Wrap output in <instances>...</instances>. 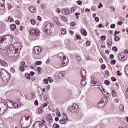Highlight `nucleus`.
<instances>
[{
  "label": "nucleus",
  "instance_id": "7ed1b4c3",
  "mask_svg": "<svg viewBox=\"0 0 128 128\" xmlns=\"http://www.w3.org/2000/svg\"><path fill=\"white\" fill-rule=\"evenodd\" d=\"M6 40V36L0 37V48L4 50L8 48V46L4 44V42Z\"/></svg>",
  "mask_w": 128,
  "mask_h": 128
},
{
  "label": "nucleus",
  "instance_id": "4be33fe9",
  "mask_svg": "<svg viewBox=\"0 0 128 128\" xmlns=\"http://www.w3.org/2000/svg\"><path fill=\"white\" fill-rule=\"evenodd\" d=\"M61 124H66V119H62L59 120Z\"/></svg>",
  "mask_w": 128,
  "mask_h": 128
},
{
  "label": "nucleus",
  "instance_id": "aec40b11",
  "mask_svg": "<svg viewBox=\"0 0 128 128\" xmlns=\"http://www.w3.org/2000/svg\"><path fill=\"white\" fill-rule=\"evenodd\" d=\"M80 84L82 86H84L86 84V80H84V78H82Z\"/></svg>",
  "mask_w": 128,
  "mask_h": 128
},
{
  "label": "nucleus",
  "instance_id": "8fccbe9b",
  "mask_svg": "<svg viewBox=\"0 0 128 128\" xmlns=\"http://www.w3.org/2000/svg\"><path fill=\"white\" fill-rule=\"evenodd\" d=\"M76 38H77V40H82V37H80V36L78 34H76Z\"/></svg>",
  "mask_w": 128,
  "mask_h": 128
},
{
  "label": "nucleus",
  "instance_id": "a878e982",
  "mask_svg": "<svg viewBox=\"0 0 128 128\" xmlns=\"http://www.w3.org/2000/svg\"><path fill=\"white\" fill-rule=\"evenodd\" d=\"M61 34H66V30L64 28H62L61 30Z\"/></svg>",
  "mask_w": 128,
  "mask_h": 128
},
{
  "label": "nucleus",
  "instance_id": "a211bd4d",
  "mask_svg": "<svg viewBox=\"0 0 128 128\" xmlns=\"http://www.w3.org/2000/svg\"><path fill=\"white\" fill-rule=\"evenodd\" d=\"M10 28L12 32H14L16 28V24H12L10 26Z\"/></svg>",
  "mask_w": 128,
  "mask_h": 128
},
{
  "label": "nucleus",
  "instance_id": "cd10ccee",
  "mask_svg": "<svg viewBox=\"0 0 128 128\" xmlns=\"http://www.w3.org/2000/svg\"><path fill=\"white\" fill-rule=\"evenodd\" d=\"M49 122H50V124H52V122H54V118H52V115L49 116Z\"/></svg>",
  "mask_w": 128,
  "mask_h": 128
},
{
  "label": "nucleus",
  "instance_id": "dca6fc26",
  "mask_svg": "<svg viewBox=\"0 0 128 128\" xmlns=\"http://www.w3.org/2000/svg\"><path fill=\"white\" fill-rule=\"evenodd\" d=\"M81 34L84 36H86V34H88V32H86V30L84 28H82L81 30Z\"/></svg>",
  "mask_w": 128,
  "mask_h": 128
},
{
  "label": "nucleus",
  "instance_id": "20e7f679",
  "mask_svg": "<svg viewBox=\"0 0 128 128\" xmlns=\"http://www.w3.org/2000/svg\"><path fill=\"white\" fill-rule=\"evenodd\" d=\"M33 128H48V126L46 124H42V122L40 121H36L33 124Z\"/></svg>",
  "mask_w": 128,
  "mask_h": 128
},
{
  "label": "nucleus",
  "instance_id": "3c124183",
  "mask_svg": "<svg viewBox=\"0 0 128 128\" xmlns=\"http://www.w3.org/2000/svg\"><path fill=\"white\" fill-rule=\"evenodd\" d=\"M75 10H76V9H74V7L70 9V12H72V14H74Z\"/></svg>",
  "mask_w": 128,
  "mask_h": 128
},
{
  "label": "nucleus",
  "instance_id": "79ce46f5",
  "mask_svg": "<svg viewBox=\"0 0 128 128\" xmlns=\"http://www.w3.org/2000/svg\"><path fill=\"white\" fill-rule=\"evenodd\" d=\"M58 56H60V58H62V56H64V53H62V52L58 53Z\"/></svg>",
  "mask_w": 128,
  "mask_h": 128
},
{
  "label": "nucleus",
  "instance_id": "e2e57ef3",
  "mask_svg": "<svg viewBox=\"0 0 128 128\" xmlns=\"http://www.w3.org/2000/svg\"><path fill=\"white\" fill-rule=\"evenodd\" d=\"M111 80L112 82H116V78L113 76L111 78Z\"/></svg>",
  "mask_w": 128,
  "mask_h": 128
},
{
  "label": "nucleus",
  "instance_id": "de8ad7c7",
  "mask_svg": "<svg viewBox=\"0 0 128 128\" xmlns=\"http://www.w3.org/2000/svg\"><path fill=\"white\" fill-rule=\"evenodd\" d=\"M86 46H90V42L88 40L86 42Z\"/></svg>",
  "mask_w": 128,
  "mask_h": 128
},
{
  "label": "nucleus",
  "instance_id": "58836bf2",
  "mask_svg": "<svg viewBox=\"0 0 128 128\" xmlns=\"http://www.w3.org/2000/svg\"><path fill=\"white\" fill-rule=\"evenodd\" d=\"M32 24V26H34V24H36V20L32 19H31L30 20Z\"/></svg>",
  "mask_w": 128,
  "mask_h": 128
},
{
  "label": "nucleus",
  "instance_id": "680f3d73",
  "mask_svg": "<svg viewBox=\"0 0 128 128\" xmlns=\"http://www.w3.org/2000/svg\"><path fill=\"white\" fill-rule=\"evenodd\" d=\"M114 58V54H111L110 56V60H112V58Z\"/></svg>",
  "mask_w": 128,
  "mask_h": 128
},
{
  "label": "nucleus",
  "instance_id": "72a5a7b5",
  "mask_svg": "<svg viewBox=\"0 0 128 128\" xmlns=\"http://www.w3.org/2000/svg\"><path fill=\"white\" fill-rule=\"evenodd\" d=\"M53 128H60V125H58V124H53Z\"/></svg>",
  "mask_w": 128,
  "mask_h": 128
},
{
  "label": "nucleus",
  "instance_id": "f257e3e1",
  "mask_svg": "<svg viewBox=\"0 0 128 128\" xmlns=\"http://www.w3.org/2000/svg\"><path fill=\"white\" fill-rule=\"evenodd\" d=\"M52 25L50 23L45 22L43 26V28L46 34L48 36H50L52 34Z\"/></svg>",
  "mask_w": 128,
  "mask_h": 128
},
{
  "label": "nucleus",
  "instance_id": "ddd939ff",
  "mask_svg": "<svg viewBox=\"0 0 128 128\" xmlns=\"http://www.w3.org/2000/svg\"><path fill=\"white\" fill-rule=\"evenodd\" d=\"M0 74L2 78H4V76H6V70L3 69L1 70Z\"/></svg>",
  "mask_w": 128,
  "mask_h": 128
},
{
  "label": "nucleus",
  "instance_id": "4468645a",
  "mask_svg": "<svg viewBox=\"0 0 128 128\" xmlns=\"http://www.w3.org/2000/svg\"><path fill=\"white\" fill-rule=\"evenodd\" d=\"M80 74L82 76V78H84V76H86V71L84 70H82Z\"/></svg>",
  "mask_w": 128,
  "mask_h": 128
},
{
  "label": "nucleus",
  "instance_id": "6e6552de",
  "mask_svg": "<svg viewBox=\"0 0 128 128\" xmlns=\"http://www.w3.org/2000/svg\"><path fill=\"white\" fill-rule=\"evenodd\" d=\"M0 10H4V0H0Z\"/></svg>",
  "mask_w": 128,
  "mask_h": 128
},
{
  "label": "nucleus",
  "instance_id": "c756f323",
  "mask_svg": "<svg viewBox=\"0 0 128 128\" xmlns=\"http://www.w3.org/2000/svg\"><path fill=\"white\" fill-rule=\"evenodd\" d=\"M38 112L39 114H42V112H44V110L42 109V107H40L38 108Z\"/></svg>",
  "mask_w": 128,
  "mask_h": 128
},
{
  "label": "nucleus",
  "instance_id": "a19ab883",
  "mask_svg": "<svg viewBox=\"0 0 128 128\" xmlns=\"http://www.w3.org/2000/svg\"><path fill=\"white\" fill-rule=\"evenodd\" d=\"M105 74H106L107 76H110V72H108V70H105Z\"/></svg>",
  "mask_w": 128,
  "mask_h": 128
},
{
  "label": "nucleus",
  "instance_id": "4d7b16f0",
  "mask_svg": "<svg viewBox=\"0 0 128 128\" xmlns=\"http://www.w3.org/2000/svg\"><path fill=\"white\" fill-rule=\"evenodd\" d=\"M110 28H116V24H112Z\"/></svg>",
  "mask_w": 128,
  "mask_h": 128
},
{
  "label": "nucleus",
  "instance_id": "09e8293b",
  "mask_svg": "<svg viewBox=\"0 0 128 128\" xmlns=\"http://www.w3.org/2000/svg\"><path fill=\"white\" fill-rule=\"evenodd\" d=\"M76 22H71L70 23V26H76Z\"/></svg>",
  "mask_w": 128,
  "mask_h": 128
},
{
  "label": "nucleus",
  "instance_id": "1a4fd4ad",
  "mask_svg": "<svg viewBox=\"0 0 128 128\" xmlns=\"http://www.w3.org/2000/svg\"><path fill=\"white\" fill-rule=\"evenodd\" d=\"M11 104H12V108H10H10H18V104H16V102H14L11 101L10 102Z\"/></svg>",
  "mask_w": 128,
  "mask_h": 128
},
{
  "label": "nucleus",
  "instance_id": "b1692460",
  "mask_svg": "<svg viewBox=\"0 0 128 128\" xmlns=\"http://www.w3.org/2000/svg\"><path fill=\"white\" fill-rule=\"evenodd\" d=\"M112 96L114 97V98H116V90H113L112 92Z\"/></svg>",
  "mask_w": 128,
  "mask_h": 128
},
{
  "label": "nucleus",
  "instance_id": "ea45409f",
  "mask_svg": "<svg viewBox=\"0 0 128 128\" xmlns=\"http://www.w3.org/2000/svg\"><path fill=\"white\" fill-rule=\"evenodd\" d=\"M116 60H112L110 62L111 64H116Z\"/></svg>",
  "mask_w": 128,
  "mask_h": 128
},
{
  "label": "nucleus",
  "instance_id": "0e129e2a",
  "mask_svg": "<svg viewBox=\"0 0 128 128\" xmlns=\"http://www.w3.org/2000/svg\"><path fill=\"white\" fill-rule=\"evenodd\" d=\"M106 64H102L101 67V68H102V70H106Z\"/></svg>",
  "mask_w": 128,
  "mask_h": 128
},
{
  "label": "nucleus",
  "instance_id": "7c9ffc66",
  "mask_svg": "<svg viewBox=\"0 0 128 128\" xmlns=\"http://www.w3.org/2000/svg\"><path fill=\"white\" fill-rule=\"evenodd\" d=\"M120 110H121V112H124V105L121 104L120 106Z\"/></svg>",
  "mask_w": 128,
  "mask_h": 128
},
{
  "label": "nucleus",
  "instance_id": "6ab92c4d",
  "mask_svg": "<svg viewBox=\"0 0 128 128\" xmlns=\"http://www.w3.org/2000/svg\"><path fill=\"white\" fill-rule=\"evenodd\" d=\"M0 64H2L3 66L6 67L8 66V64L4 60H0Z\"/></svg>",
  "mask_w": 128,
  "mask_h": 128
},
{
  "label": "nucleus",
  "instance_id": "e433bc0d",
  "mask_svg": "<svg viewBox=\"0 0 128 128\" xmlns=\"http://www.w3.org/2000/svg\"><path fill=\"white\" fill-rule=\"evenodd\" d=\"M120 40V36H116L114 38L115 42H118V40Z\"/></svg>",
  "mask_w": 128,
  "mask_h": 128
},
{
  "label": "nucleus",
  "instance_id": "a18cd8bd",
  "mask_svg": "<svg viewBox=\"0 0 128 128\" xmlns=\"http://www.w3.org/2000/svg\"><path fill=\"white\" fill-rule=\"evenodd\" d=\"M62 18L64 22H66V20H68V18H66V16H62Z\"/></svg>",
  "mask_w": 128,
  "mask_h": 128
},
{
  "label": "nucleus",
  "instance_id": "473e14b6",
  "mask_svg": "<svg viewBox=\"0 0 128 128\" xmlns=\"http://www.w3.org/2000/svg\"><path fill=\"white\" fill-rule=\"evenodd\" d=\"M20 72H24V66H20Z\"/></svg>",
  "mask_w": 128,
  "mask_h": 128
},
{
  "label": "nucleus",
  "instance_id": "5701e85b",
  "mask_svg": "<svg viewBox=\"0 0 128 128\" xmlns=\"http://www.w3.org/2000/svg\"><path fill=\"white\" fill-rule=\"evenodd\" d=\"M37 70L39 74H42V68L40 67H38Z\"/></svg>",
  "mask_w": 128,
  "mask_h": 128
},
{
  "label": "nucleus",
  "instance_id": "9b49d317",
  "mask_svg": "<svg viewBox=\"0 0 128 128\" xmlns=\"http://www.w3.org/2000/svg\"><path fill=\"white\" fill-rule=\"evenodd\" d=\"M6 108H4L3 106H1L0 108V116L4 114V112H6Z\"/></svg>",
  "mask_w": 128,
  "mask_h": 128
},
{
  "label": "nucleus",
  "instance_id": "c03bdc74",
  "mask_svg": "<svg viewBox=\"0 0 128 128\" xmlns=\"http://www.w3.org/2000/svg\"><path fill=\"white\" fill-rule=\"evenodd\" d=\"M47 80L50 82H54V80L52 79V78L50 77H48Z\"/></svg>",
  "mask_w": 128,
  "mask_h": 128
},
{
  "label": "nucleus",
  "instance_id": "9d476101",
  "mask_svg": "<svg viewBox=\"0 0 128 128\" xmlns=\"http://www.w3.org/2000/svg\"><path fill=\"white\" fill-rule=\"evenodd\" d=\"M62 12L63 14H65V16H68V14H70V10L66 8L62 9Z\"/></svg>",
  "mask_w": 128,
  "mask_h": 128
},
{
  "label": "nucleus",
  "instance_id": "774afa93",
  "mask_svg": "<svg viewBox=\"0 0 128 128\" xmlns=\"http://www.w3.org/2000/svg\"><path fill=\"white\" fill-rule=\"evenodd\" d=\"M114 102H116L117 104L120 102V100L118 98H116L114 100Z\"/></svg>",
  "mask_w": 128,
  "mask_h": 128
},
{
  "label": "nucleus",
  "instance_id": "864d4df0",
  "mask_svg": "<svg viewBox=\"0 0 128 128\" xmlns=\"http://www.w3.org/2000/svg\"><path fill=\"white\" fill-rule=\"evenodd\" d=\"M92 10L94 11L96 10V6H92L91 8Z\"/></svg>",
  "mask_w": 128,
  "mask_h": 128
},
{
  "label": "nucleus",
  "instance_id": "37998d69",
  "mask_svg": "<svg viewBox=\"0 0 128 128\" xmlns=\"http://www.w3.org/2000/svg\"><path fill=\"white\" fill-rule=\"evenodd\" d=\"M6 6L8 8V10H10L12 8V5H10V4H7Z\"/></svg>",
  "mask_w": 128,
  "mask_h": 128
},
{
  "label": "nucleus",
  "instance_id": "393cba45",
  "mask_svg": "<svg viewBox=\"0 0 128 128\" xmlns=\"http://www.w3.org/2000/svg\"><path fill=\"white\" fill-rule=\"evenodd\" d=\"M104 84H106V86H110V82L108 81V80H104Z\"/></svg>",
  "mask_w": 128,
  "mask_h": 128
},
{
  "label": "nucleus",
  "instance_id": "0eeeda50",
  "mask_svg": "<svg viewBox=\"0 0 128 128\" xmlns=\"http://www.w3.org/2000/svg\"><path fill=\"white\" fill-rule=\"evenodd\" d=\"M104 99H102L100 100L99 102L97 104V107H98L99 108H104Z\"/></svg>",
  "mask_w": 128,
  "mask_h": 128
},
{
  "label": "nucleus",
  "instance_id": "39448f33",
  "mask_svg": "<svg viewBox=\"0 0 128 128\" xmlns=\"http://www.w3.org/2000/svg\"><path fill=\"white\" fill-rule=\"evenodd\" d=\"M69 110L72 112H76L78 110V105L76 104H73V106L69 108Z\"/></svg>",
  "mask_w": 128,
  "mask_h": 128
},
{
  "label": "nucleus",
  "instance_id": "13d9d810",
  "mask_svg": "<svg viewBox=\"0 0 128 128\" xmlns=\"http://www.w3.org/2000/svg\"><path fill=\"white\" fill-rule=\"evenodd\" d=\"M40 7L42 8L43 10H44V8H46V5L44 4H42L40 5Z\"/></svg>",
  "mask_w": 128,
  "mask_h": 128
},
{
  "label": "nucleus",
  "instance_id": "338daca9",
  "mask_svg": "<svg viewBox=\"0 0 128 128\" xmlns=\"http://www.w3.org/2000/svg\"><path fill=\"white\" fill-rule=\"evenodd\" d=\"M103 6L102 3H100L99 5L98 6V8H102Z\"/></svg>",
  "mask_w": 128,
  "mask_h": 128
},
{
  "label": "nucleus",
  "instance_id": "603ef678",
  "mask_svg": "<svg viewBox=\"0 0 128 128\" xmlns=\"http://www.w3.org/2000/svg\"><path fill=\"white\" fill-rule=\"evenodd\" d=\"M44 84H48V79L46 80V79H44Z\"/></svg>",
  "mask_w": 128,
  "mask_h": 128
},
{
  "label": "nucleus",
  "instance_id": "f8f14e48",
  "mask_svg": "<svg viewBox=\"0 0 128 128\" xmlns=\"http://www.w3.org/2000/svg\"><path fill=\"white\" fill-rule=\"evenodd\" d=\"M118 59L121 62H124V60H126V58L125 56H122V54H120L118 55Z\"/></svg>",
  "mask_w": 128,
  "mask_h": 128
},
{
  "label": "nucleus",
  "instance_id": "f3484780",
  "mask_svg": "<svg viewBox=\"0 0 128 128\" xmlns=\"http://www.w3.org/2000/svg\"><path fill=\"white\" fill-rule=\"evenodd\" d=\"M91 78H92V80H91V82H90V84H91V86H94L95 85H92V82L94 83L93 84H96V81L94 80V76H92L91 77Z\"/></svg>",
  "mask_w": 128,
  "mask_h": 128
},
{
  "label": "nucleus",
  "instance_id": "412c9836",
  "mask_svg": "<svg viewBox=\"0 0 128 128\" xmlns=\"http://www.w3.org/2000/svg\"><path fill=\"white\" fill-rule=\"evenodd\" d=\"M7 120L10 122V124H12L14 122V118H12V116H10L7 118Z\"/></svg>",
  "mask_w": 128,
  "mask_h": 128
},
{
  "label": "nucleus",
  "instance_id": "4c0bfd02",
  "mask_svg": "<svg viewBox=\"0 0 128 128\" xmlns=\"http://www.w3.org/2000/svg\"><path fill=\"white\" fill-rule=\"evenodd\" d=\"M42 61H36V66H40V64H42Z\"/></svg>",
  "mask_w": 128,
  "mask_h": 128
},
{
  "label": "nucleus",
  "instance_id": "c9c22d12",
  "mask_svg": "<svg viewBox=\"0 0 128 128\" xmlns=\"http://www.w3.org/2000/svg\"><path fill=\"white\" fill-rule=\"evenodd\" d=\"M112 50H114V52H118V48H116V46H114L112 48Z\"/></svg>",
  "mask_w": 128,
  "mask_h": 128
},
{
  "label": "nucleus",
  "instance_id": "6e6d98bb",
  "mask_svg": "<svg viewBox=\"0 0 128 128\" xmlns=\"http://www.w3.org/2000/svg\"><path fill=\"white\" fill-rule=\"evenodd\" d=\"M30 76H34V72L31 71L30 72Z\"/></svg>",
  "mask_w": 128,
  "mask_h": 128
},
{
  "label": "nucleus",
  "instance_id": "f03ea898",
  "mask_svg": "<svg viewBox=\"0 0 128 128\" xmlns=\"http://www.w3.org/2000/svg\"><path fill=\"white\" fill-rule=\"evenodd\" d=\"M29 32L32 39L34 40H38V38H40V30L38 29L30 30Z\"/></svg>",
  "mask_w": 128,
  "mask_h": 128
},
{
  "label": "nucleus",
  "instance_id": "2f4dec72",
  "mask_svg": "<svg viewBox=\"0 0 128 128\" xmlns=\"http://www.w3.org/2000/svg\"><path fill=\"white\" fill-rule=\"evenodd\" d=\"M8 22H14V18H12V16H8Z\"/></svg>",
  "mask_w": 128,
  "mask_h": 128
},
{
  "label": "nucleus",
  "instance_id": "5fc2aeb1",
  "mask_svg": "<svg viewBox=\"0 0 128 128\" xmlns=\"http://www.w3.org/2000/svg\"><path fill=\"white\" fill-rule=\"evenodd\" d=\"M10 72H12L13 74L16 72V70H14V68H10Z\"/></svg>",
  "mask_w": 128,
  "mask_h": 128
},
{
  "label": "nucleus",
  "instance_id": "bb28decb",
  "mask_svg": "<svg viewBox=\"0 0 128 128\" xmlns=\"http://www.w3.org/2000/svg\"><path fill=\"white\" fill-rule=\"evenodd\" d=\"M106 44H108V48H111L112 44V41H109V42H107Z\"/></svg>",
  "mask_w": 128,
  "mask_h": 128
},
{
  "label": "nucleus",
  "instance_id": "f704fd0d",
  "mask_svg": "<svg viewBox=\"0 0 128 128\" xmlns=\"http://www.w3.org/2000/svg\"><path fill=\"white\" fill-rule=\"evenodd\" d=\"M106 37L105 36H102L100 38V40H106Z\"/></svg>",
  "mask_w": 128,
  "mask_h": 128
},
{
  "label": "nucleus",
  "instance_id": "49530a36",
  "mask_svg": "<svg viewBox=\"0 0 128 128\" xmlns=\"http://www.w3.org/2000/svg\"><path fill=\"white\" fill-rule=\"evenodd\" d=\"M68 64V62L66 63L64 62H63L62 64H61V66L64 68V66H66Z\"/></svg>",
  "mask_w": 128,
  "mask_h": 128
},
{
  "label": "nucleus",
  "instance_id": "c85d7f7f",
  "mask_svg": "<svg viewBox=\"0 0 128 128\" xmlns=\"http://www.w3.org/2000/svg\"><path fill=\"white\" fill-rule=\"evenodd\" d=\"M25 76L27 80H30V76L28 73H26Z\"/></svg>",
  "mask_w": 128,
  "mask_h": 128
},
{
  "label": "nucleus",
  "instance_id": "052dcab7",
  "mask_svg": "<svg viewBox=\"0 0 128 128\" xmlns=\"http://www.w3.org/2000/svg\"><path fill=\"white\" fill-rule=\"evenodd\" d=\"M122 74L120 70L117 71V76H122Z\"/></svg>",
  "mask_w": 128,
  "mask_h": 128
},
{
  "label": "nucleus",
  "instance_id": "bf43d9fd",
  "mask_svg": "<svg viewBox=\"0 0 128 128\" xmlns=\"http://www.w3.org/2000/svg\"><path fill=\"white\" fill-rule=\"evenodd\" d=\"M34 104L35 106H38V100H36L35 101H34Z\"/></svg>",
  "mask_w": 128,
  "mask_h": 128
},
{
  "label": "nucleus",
  "instance_id": "69168bd1",
  "mask_svg": "<svg viewBox=\"0 0 128 128\" xmlns=\"http://www.w3.org/2000/svg\"><path fill=\"white\" fill-rule=\"evenodd\" d=\"M95 20L96 22H100V18L98 17H95Z\"/></svg>",
  "mask_w": 128,
  "mask_h": 128
},
{
  "label": "nucleus",
  "instance_id": "423d86ee",
  "mask_svg": "<svg viewBox=\"0 0 128 128\" xmlns=\"http://www.w3.org/2000/svg\"><path fill=\"white\" fill-rule=\"evenodd\" d=\"M42 52V48L40 46H34V52L35 54H40V52Z\"/></svg>",
  "mask_w": 128,
  "mask_h": 128
},
{
  "label": "nucleus",
  "instance_id": "2eb2a0df",
  "mask_svg": "<svg viewBox=\"0 0 128 128\" xmlns=\"http://www.w3.org/2000/svg\"><path fill=\"white\" fill-rule=\"evenodd\" d=\"M28 10L30 12H36V8L34 6H30L28 8Z\"/></svg>",
  "mask_w": 128,
  "mask_h": 128
}]
</instances>
